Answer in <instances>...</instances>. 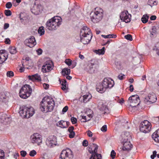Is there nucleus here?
<instances>
[{
  "mask_svg": "<svg viewBox=\"0 0 159 159\" xmlns=\"http://www.w3.org/2000/svg\"><path fill=\"white\" fill-rule=\"evenodd\" d=\"M54 106L55 102L53 99L50 97L46 96L40 102V109L42 111L47 113L52 111Z\"/></svg>",
  "mask_w": 159,
  "mask_h": 159,
  "instance_id": "obj_1",
  "label": "nucleus"
},
{
  "mask_svg": "<svg viewBox=\"0 0 159 159\" xmlns=\"http://www.w3.org/2000/svg\"><path fill=\"white\" fill-rule=\"evenodd\" d=\"M92 36L90 29L87 26H84L81 29L80 39H76L77 42H80L84 44H88L90 41Z\"/></svg>",
  "mask_w": 159,
  "mask_h": 159,
  "instance_id": "obj_2",
  "label": "nucleus"
},
{
  "mask_svg": "<svg viewBox=\"0 0 159 159\" xmlns=\"http://www.w3.org/2000/svg\"><path fill=\"white\" fill-rule=\"evenodd\" d=\"M114 84V81L111 79L104 78L102 83L97 84L96 89L97 91L100 93H104L106 89L112 87Z\"/></svg>",
  "mask_w": 159,
  "mask_h": 159,
  "instance_id": "obj_3",
  "label": "nucleus"
},
{
  "mask_svg": "<svg viewBox=\"0 0 159 159\" xmlns=\"http://www.w3.org/2000/svg\"><path fill=\"white\" fill-rule=\"evenodd\" d=\"M62 19L58 16H54L47 22L46 27L49 30H55L61 24Z\"/></svg>",
  "mask_w": 159,
  "mask_h": 159,
  "instance_id": "obj_4",
  "label": "nucleus"
},
{
  "mask_svg": "<svg viewBox=\"0 0 159 159\" xmlns=\"http://www.w3.org/2000/svg\"><path fill=\"white\" fill-rule=\"evenodd\" d=\"M92 21L94 23L98 22L103 16V10L99 7H96L90 14Z\"/></svg>",
  "mask_w": 159,
  "mask_h": 159,
  "instance_id": "obj_5",
  "label": "nucleus"
},
{
  "mask_svg": "<svg viewBox=\"0 0 159 159\" xmlns=\"http://www.w3.org/2000/svg\"><path fill=\"white\" fill-rule=\"evenodd\" d=\"M19 113L23 118H28L34 115V110L31 106H25L20 108Z\"/></svg>",
  "mask_w": 159,
  "mask_h": 159,
  "instance_id": "obj_6",
  "label": "nucleus"
},
{
  "mask_svg": "<svg viewBox=\"0 0 159 159\" xmlns=\"http://www.w3.org/2000/svg\"><path fill=\"white\" fill-rule=\"evenodd\" d=\"M32 92V89L28 84L24 85L21 88L20 92V96L22 98L26 99L29 97Z\"/></svg>",
  "mask_w": 159,
  "mask_h": 159,
  "instance_id": "obj_7",
  "label": "nucleus"
},
{
  "mask_svg": "<svg viewBox=\"0 0 159 159\" xmlns=\"http://www.w3.org/2000/svg\"><path fill=\"white\" fill-rule=\"evenodd\" d=\"M98 67V64L89 62L88 64H86L84 66L83 68L84 70L89 73H93L97 71Z\"/></svg>",
  "mask_w": 159,
  "mask_h": 159,
  "instance_id": "obj_8",
  "label": "nucleus"
},
{
  "mask_svg": "<svg viewBox=\"0 0 159 159\" xmlns=\"http://www.w3.org/2000/svg\"><path fill=\"white\" fill-rule=\"evenodd\" d=\"M73 154L72 151L69 148L63 150L61 152L60 159H72Z\"/></svg>",
  "mask_w": 159,
  "mask_h": 159,
  "instance_id": "obj_9",
  "label": "nucleus"
},
{
  "mask_svg": "<svg viewBox=\"0 0 159 159\" xmlns=\"http://www.w3.org/2000/svg\"><path fill=\"white\" fill-rule=\"evenodd\" d=\"M151 128V123L147 120H145L141 122L140 125V131L145 133L149 132Z\"/></svg>",
  "mask_w": 159,
  "mask_h": 159,
  "instance_id": "obj_10",
  "label": "nucleus"
},
{
  "mask_svg": "<svg viewBox=\"0 0 159 159\" xmlns=\"http://www.w3.org/2000/svg\"><path fill=\"white\" fill-rule=\"evenodd\" d=\"M41 0H35L34 5L31 8V12L34 14H38L42 10L43 7L41 4Z\"/></svg>",
  "mask_w": 159,
  "mask_h": 159,
  "instance_id": "obj_11",
  "label": "nucleus"
},
{
  "mask_svg": "<svg viewBox=\"0 0 159 159\" xmlns=\"http://www.w3.org/2000/svg\"><path fill=\"white\" fill-rule=\"evenodd\" d=\"M130 103V106L135 107L139 105L140 102V100L139 96L137 95H133L129 98Z\"/></svg>",
  "mask_w": 159,
  "mask_h": 159,
  "instance_id": "obj_12",
  "label": "nucleus"
},
{
  "mask_svg": "<svg viewBox=\"0 0 159 159\" xmlns=\"http://www.w3.org/2000/svg\"><path fill=\"white\" fill-rule=\"evenodd\" d=\"M157 98L155 94L153 93L149 94L144 99V102L148 104H150L155 102Z\"/></svg>",
  "mask_w": 159,
  "mask_h": 159,
  "instance_id": "obj_13",
  "label": "nucleus"
},
{
  "mask_svg": "<svg viewBox=\"0 0 159 159\" xmlns=\"http://www.w3.org/2000/svg\"><path fill=\"white\" fill-rule=\"evenodd\" d=\"M53 67V62L51 61L48 60L45 62L44 65L42 66V70L43 73H46L52 69Z\"/></svg>",
  "mask_w": 159,
  "mask_h": 159,
  "instance_id": "obj_14",
  "label": "nucleus"
},
{
  "mask_svg": "<svg viewBox=\"0 0 159 159\" xmlns=\"http://www.w3.org/2000/svg\"><path fill=\"white\" fill-rule=\"evenodd\" d=\"M31 140L33 143H36L39 145L42 142L41 136L37 133L34 134L31 136Z\"/></svg>",
  "mask_w": 159,
  "mask_h": 159,
  "instance_id": "obj_15",
  "label": "nucleus"
},
{
  "mask_svg": "<svg viewBox=\"0 0 159 159\" xmlns=\"http://www.w3.org/2000/svg\"><path fill=\"white\" fill-rule=\"evenodd\" d=\"M131 15L129 14L127 11H124L120 15V17L121 20L126 23L130 21Z\"/></svg>",
  "mask_w": 159,
  "mask_h": 159,
  "instance_id": "obj_16",
  "label": "nucleus"
},
{
  "mask_svg": "<svg viewBox=\"0 0 159 159\" xmlns=\"http://www.w3.org/2000/svg\"><path fill=\"white\" fill-rule=\"evenodd\" d=\"M25 45L30 48L33 47L36 44L34 37L31 36L29 38L26 39L24 41Z\"/></svg>",
  "mask_w": 159,
  "mask_h": 159,
  "instance_id": "obj_17",
  "label": "nucleus"
},
{
  "mask_svg": "<svg viewBox=\"0 0 159 159\" xmlns=\"http://www.w3.org/2000/svg\"><path fill=\"white\" fill-rule=\"evenodd\" d=\"M29 61L27 58L25 59H23L22 61V66L19 69L20 71L22 72L24 71V68L30 69L32 68V66L31 65H30L28 63Z\"/></svg>",
  "mask_w": 159,
  "mask_h": 159,
  "instance_id": "obj_18",
  "label": "nucleus"
},
{
  "mask_svg": "<svg viewBox=\"0 0 159 159\" xmlns=\"http://www.w3.org/2000/svg\"><path fill=\"white\" fill-rule=\"evenodd\" d=\"M47 145L49 147L56 145L57 140L56 137L54 136H51L48 138L46 141Z\"/></svg>",
  "mask_w": 159,
  "mask_h": 159,
  "instance_id": "obj_19",
  "label": "nucleus"
},
{
  "mask_svg": "<svg viewBox=\"0 0 159 159\" xmlns=\"http://www.w3.org/2000/svg\"><path fill=\"white\" fill-rule=\"evenodd\" d=\"M120 139L121 142L130 141L131 137L129 132H124L121 134Z\"/></svg>",
  "mask_w": 159,
  "mask_h": 159,
  "instance_id": "obj_20",
  "label": "nucleus"
},
{
  "mask_svg": "<svg viewBox=\"0 0 159 159\" xmlns=\"http://www.w3.org/2000/svg\"><path fill=\"white\" fill-rule=\"evenodd\" d=\"M89 151L91 154H96L97 152L98 146L94 143H90L89 147Z\"/></svg>",
  "mask_w": 159,
  "mask_h": 159,
  "instance_id": "obj_21",
  "label": "nucleus"
},
{
  "mask_svg": "<svg viewBox=\"0 0 159 159\" xmlns=\"http://www.w3.org/2000/svg\"><path fill=\"white\" fill-rule=\"evenodd\" d=\"M123 143V146L122 149L123 151H129L132 147V145L131 144L130 141L121 142Z\"/></svg>",
  "mask_w": 159,
  "mask_h": 159,
  "instance_id": "obj_22",
  "label": "nucleus"
},
{
  "mask_svg": "<svg viewBox=\"0 0 159 159\" xmlns=\"http://www.w3.org/2000/svg\"><path fill=\"white\" fill-rule=\"evenodd\" d=\"M8 55L4 50L0 51V63H3L7 59Z\"/></svg>",
  "mask_w": 159,
  "mask_h": 159,
  "instance_id": "obj_23",
  "label": "nucleus"
},
{
  "mask_svg": "<svg viewBox=\"0 0 159 159\" xmlns=\"http://www.w3.org/2000/svg\"><path fill=\"white\" fill-rule=\"evenodd\" d=\"M159 27L158 26H154L152 27L151 29L149 30L150 36L151 38L156 36L157 34V30Z\"/></svg>",
  "mask_w": 159,
  "mask_h": 159,
  "instance_id": "obj_24",
  "label": "nucleus"
},
{
  "mask_svg": "<svg viewBox=\"0 0 159 159\" xmlns=\"http://www.w3.org/2000/svg\"><path fill=\"white\" fill-rule=\"evenodd\" d=\"M28 78L33 81H37L38 82L41 80V78L40 76L38 74H35L32 75H29L28 76Z\"/></svg>",
  "mask_w": 159,
  "mask_h": 159,
  "instance_id": "obj_25",
  "label": "nucleus"
},
{
  "mask_svg": "<svg viewBox=\"0 0 159 159\" xmlns=\"http://www.w3.org/2000/svg\"><path fill=\"white\" fill-rule=\"evenodd\" d=\"M152 137L156 142L159 143V129L152 134Z\"/></svg>",
  "mask_w": 159,
  "mask_h": 159,
  "instance_id": "obj_26",
  "label": "nucleus"
},
{
  "mask_svg": "<svg viewBox=\"0 0 159 159\" xmlns=\"http://www.w3.org/2000/svg\"><path fill=\"white\" fill-rule=\"evenodd\" d=\"M91 98V96L89 94L84 95L83 97V102H87L88 101H89Z\"/></svg>",
  "mask_w": 159,
  "mask_h": 159,
  "instance_id": "obj_27",
  "label": "nucleus"
},
{
  "mask_svg": "<svg viewBox=\"0 0 159 159\" xmlns=\"http://www.w3.org/2000/svg\"><path fill=\"white\" fill-rule=\"evenodd\" d=\"M58 125L62 128H64L67 127V125L66 121L61 120L58 122Z\"/></svg>",
  "mask_w": 159,
  "mask_h": 159,
  "instance_id": "obj_28",
  "label": "nucleus"
},
{
  "mask_svg": "<svg viewBox=\"0 0 159 159\" xmlns=\"http://www.w3.org/2000/svg\"><path fill=\"white\" fill-rule=\"evenodd\" d=\"M101 155L98 154L97 152L96 154H92L90 159H101Z\"/></svg>",
  "mask_w": 159,
  "mask_h": 159,
  "instance_id": "obj_29",
  "label": "nucleus"
},
{
  "mask_svg": "<svg viewBox=\"0 0 159 159\" xmlns=\"http://www.w3.org/2000/svg\"><path fill=\"white\" fill-rule=\"evenodd\" d=\"M61 72L62 75H68L70 73V70L67 68H64L62 70Z\"/></svg>",
  "mask_w": 159,
  "mask_h": 159,
  "instance_id": "obj_30",
  "label": "nucleus"
},
{
  "mask_svg": "<svg viewBox=\"0 0 159 159\" xmlns=\"http://www.w3.org/2000/svg\"><path fill=\"white\" fill-rule=\"evenodd\" d=\"M62 85L61 89L63 90H65L66 88V81L65 80H63L61 82Z\"/></svg>",
  "mask_w": 159,
  "mask_h": 159,
  "instance_id": "obj_31",
  "label": "nucleus"
},
{
  "mask_svg": "<svg viewBox=\"0 0 159 159\" xmlns=\"http://www.w3.org/2000/svg\"><path fill=\"white\" fill-rule=\"evenodd\" d=\"M10 52L11 54H14L17 52L16 48L14 47H10L9 48Z\"/></svg>",
  "mask_w": 159,
  "mask_h": 159,
  "instance_id": "obj_32",
  "label": "nucleus"
},
{
  "mask_svg": "<svg viewBox=\"0 0 159 159\" xmlns=\"http://www.w3.org/2000/svg\"><path fill=\"white\" fill-rule=\"evenodd\" d=\"M148 4L151 7L154 5H156L157 4V2L156 0H148Z\"/></svg>",
  "mask_w": 159,
  "mask_h": 159,
  "instance_id": "obj_33",
  "label": "nucleus"
},
{
  "mask_svg": "<svg viewBox=\"0 0 159 159\" xmlns=\"http://www.w3.org/2000/svg\"><path fill=\"white\" fill-rule=\"evenodd\" d=\"M101 36L105 38H116V35L114 34H109L106 35H102Z\"/></svg>",
  "mask_w": 159,
  "mask_h": 159,
  "instance_id": "obj_34",
  "label": "nucleus"
},
{
  "mask_svg": "<svg viewBox=\"0 0 159 159\" xmlns=\"http://www.w3.org/2000/svg\"><path fill=\"white\" fill-rule=\"evenodd\" d=\"M86 114L87 115V116L88 117V118H91L93 116V111L90 109H88V111H86Z\"/></svg>",
  "mask_w": 159,
  "mask_h": 159,
  "instance_id": "obj_35",
  "label": "nucleus"
},
{
  "mask_svg": "<svg viewBox=\"0 0 159 159\" xmlns=\"http://www.w3.org/2000/svg\"><path fill=\"white\" fill-rule=\"evenodd\" d=\"M38 32L40 35H43L44 34V28L43 26L40 27L38 30Z\"/></svg>",
  "mask_w": 159,
  "mask_h": 159,
  "instance_id": "obj_36",
  "label": "nucleus"
},
{
  "mask_svg": "<svg viewBox=\"0 0 159 159\" xmlns=\"http://www.w3.org/2000/svg\"><path fill=\"white\" fill-rule=\"evenodd\" d=\"M148 16L147 15H143L141 18V20L142 22L143 23H147L148 21Z\"/></svg>",
  "mask_w": 159,
  "mask_h": 159,
  "instance_id": "obj_37",
  "label": "nucleus"
},
{
  "mask_svg": "<svg viewBox=\"0 0 159 159\" xmlns=\"http://www.w3.org/2000/svg\"><path fill=\"white\" fill-rule=\"evenodd\" d=\"M95 52L99 55L104 54L105 53V51L102 50L101 49L95 50Z\"/></svg>",
  "mask_w": 159,
  "mask_h": 159,
  "instance_id": "obj_38",
  "label": "nucleus"
},
{
  "mask_svg": "<svg viewBox=\"0 0 159 159\" xmlns=\"http://www.w3.org/2000/svg\"><path fill=\"white\" fill-rule=\"evenodd\" d=\"M99 108L101 110L103 111H106L108 110L107 106L103 104L102 105V107H101Z\"/></svg>",
  "mask_w": 159,
  "mask_h": 159,
  "instance_id": "obj_39",
  "label": "nucleus"
},
{
  "mask_svg": "<svg viewBox=\"0 0 159 159\" xmlns=\"http://www.w3.org/2000/svg\"><path fill=\"white\" fill-rule=\"evenodd\" d=\"M6 116H7V115L5 114H3L2 115V116L0 117V121L2 123L4 122Z\"/></svg>",
  "mask_w": 159,
  "mask_h": 159,
  "instance_id": "obj_40",
  "label": "nucleus"
},
{
  "mask_svg": "<svg viewBox=\"0 0 159 159\" xmlns=\"http://www.w3.org/2000/svg\"><path fill=\"white\" fill-rule=\"evenodd\" d=\"M5 14L7 16H9L11 15V12L10 10H7L4 11Z\"/></svg>",
  "mask_w": 159,
  "mask_h": 159,
  "instance_id": "obj_41",
  "label": "nucleus"
},
{
  "mask_svg": "<svg viewBox=\"0 0 159 159\" xmlns=\"http://www.w3.org/2000/svg\"><path fill=\"white\" fill-rule=\"evenodd\" d=\"M125 39L130 41H131L132 40V37L131 35L129 34L125 36Z\"/></svg>",
  "mask_w": 159,
  "mask_h": 159,
  "instance_id": "obj_42",
  "label": "nucleus"
},
{
  "mask_svg": "<svg viewBox=\"0 0 159 159\" xmlns=\"http://www.w3.org/2000/svg\"><path fill=\"white\" fill-rule=\"evenodd\" d=\"M4 120V122H3L2 123H4L5 125H6L10 123V119L9 117L6 116Z\"/></svg>",
  "mask_w": 159,
  "mask_h": 159,
  "instance_id": "obj_43",
  "label": "nucleus"
},
{
  "mask_svg": "<svg viewBox=\"0 0 159 159\" xmlns=\"http://www.w3.org/2000/svg\"><path fill=\"white\" fill-rule=\"evenodd\" d=\"M65 62L68 66H70L72 64L71 60L69 59H66Z\"/></svg>",
  "mask_w": 159,
  "mask_h": 159,
  "instance_id": "obj_44",
  "label": "nucleus"
},
{
  "mask_svg": "<svg viewBox=\"0 0 159 159\" xmlns=\"http://www.w3.org/2000/svg\"><path fill=\"white\" fill-rule=\"evenodd\" d=\"M36 152L34 150L30 151L29 153V155L31 157H34L36 154Z\"/></svg>",
  "mask_w": 159,
  "mask_h": 159,
  "instance_id": "obj_45",
  "label": "nucleus"
},
{
  "mask_svg": "<svg viewBox=\"0 0 159 159\" xmlns=\"http://www.w3.org/2000/svg\"><path fill=\"white\" fill-rule=\"evenodd\" d=\"M4 152L3 150L0 149V159H3Z\"/></svg>",
  "mask_w": 159,
  "mask_h": 159,
  "instance_id": "obj_46",
  "label": "nucleus"
},
{
  "mask_svg": "<svg viewBox=\"0 0 159 159\" xmlns=\"http://www.w3.org/2000/svg\"><path fill=\"white\" fill-rule=\"evenodd\" d=\"M70 120L73 124H75L77 122V119L73 117H71Z\"/></svg>",
  "mask_w": 159,
  "mask_h": 159,
  "instance_id": "obj_47",
  "label": "nucleus"
},
{
  "mask_svg": "<svg viewBox=\"0 0 159 159\" xmlns=\"http://www.w3.org/2000/svg\"><path fill=\"white\" fill-rule=\"evenodd\" d=\"M7 76L11 77L13 76L14 73L12 71H9L7 72Z\"/></svg>",
  "mask_w": 159,
  "mask_h": 159,
  "instance_id": "obj_48",
  "label": "nucleus"
},
{
  "mask_svg": "<svg viewBox=\"0 0 159 159\" xmlns=\"http://www.w3.org/2000/svg\"><path fill=\"white\" fill-rule=\"evenodd\" d=\"M157 54L159 56V42L157 43L155 46Z\"/></svg>",
  "mask_w": 159,
  "mask_h": 159,
  "instance_id": "obj_49",
  "label": "nucleus"
},
{
  "mask_svg": "<svg viewBox=\"0 0 159 159\" xmlns=\"http://www.w3.org/2000/svg\"><path fill=\"white\" fill-rule=\"evenodd\" d=\"M116 152L114 150H112L111 153V156L112 159L115 158L116 156Z\"/></svg>",
  "mask_w": 159,
  "mask_h": 159,
  "instance_id": "obj_50",
  "label": "nucleus"
},
{
  "mask_svg": "<svg viewBox=\"0 0 159 159\" xmlns=\"http://www.w3.org/2000/svg\"><path fill=\"white\" fill-rule=\"evenodd\" d=\"M101 130L103 132H105L107 130V126L106 125H104L101 129Z\"/></svg>",
  "mask_w": 159,
  "mask_h": 159,
  "instance_id": "obj_51",
  "label": "nucleus"
},
{
  "mask_svg": "<svg viewBox=\"0 0 159 159\" xmlns=\"http://www.w3.org/2000/svg\"><path fill=\"white\" fill-rule=\"evenodd\" d=\"M12 6V4L11 2H7L6 5V7L8 9L10 8Z\"/></svg>",
  "mask_w": 159,
  "mask_h": 159,
  "instance_id": "obj_52",
  "label": "nucleus"
},
{
  "mask_svg": "<svg viewBox=\"0 0 159 159\" xmlns=\"http://www.w3.org/2000/svg\"><path fill=\"white\" fill-rule=\"evenodd\" d=\"M157 152L156 151H154L153 152L152 155L151 156V158L152 159H154L155 157L157 155Z\"/></svg>",
  "mask_w": 159,
  "mask_h": 159,
  "instance_id": "obj_53",
  "label": "nucleus"
},
{
  "mask_svg": "<svg viewBox=\"0 0 159 159\" xmlns=\"http://www.w3.org/2000/svg\"><path fill=\"white\" fill-rule=\"evenodd\" d=\"M75 133L74 131L70 133L69 134V137L70 138H73L75 136Z\"/></svg>",
  "mask_w": 159,
  "mask_h": 159,
  "instance_id": "obj_54",
  "label": "nucleus"
},
{
  "mask_svg": "<svg viewBox=\"0 0 159 159\" xmlns=\"http://www.w3.org/2000/svg\"><path fill=\"white\" fill-rule=\"evenodd\" d=\"M27 154L26 151H20V155L23 157H25Z\"/></svg>",
  "mask_w": 159,
  "mask_h": 159,
  "instance_id": "obj_55",
  "label": "nucleus"
},
{
  "mask_svg": "<svg viewBox=\"0 0 159 159\" xmlns=\"http://www.w3.org/2000/svg\"><path fill=\"white\" fill-rule=\"evenodd\" d=\"M88 142L86 140H84L83 142V145L84 146L86 147L88 145Z\"/></svg>",
  "mask_w": 159,
  "mask_h": 159,
  "instance_id": "obj_56",
  "label": "nucleus"
},
{
  "mask_svg": "<svg viewBox=\"0 0 159 159\" xmlns=\"http://www.w3.org/2000/svg\"><path fill=\"white\" fill-rule=\"evenodd\" d=\"M125 76V75L122 74H120L118 75V78L119 80H122L123 79Z\"/></svg>",
  "mask_w": 159,
  "mask_h": 159,
  "instance_id": "obj_57",
  "label": "nucleus"
},
{
  "mask_svg": "<svg viewBox=\"0 0 159 159\" xmlns=\"http://www.w3.org/2000/svg\"><path fill=\"white\" fill-rule=\"evenodd\" d=\"M74 129V127L73 126H70L69 128L68 129V131L69 133L71 132H73V130Z\"/></svg>",
  "mask_w": 159,
  "mask_h": 159,
  "instance_id": "obj_58",
  "label": "nucleus"
},
{
  "mask_svg": "<svg viewBox=\"0 0 159 159\" xmlns=\"http://www.w3.org/2000/svg\"><path fill=\"white\" fill-rule=\"evenodd\" d=\"M87 135L89 137H92L93 136L92 133L89 130L87 131Z\"/></svg>",
  "mask_w": 159,
  "mask_h": 159,
  "instance_id": "obj_59",
  "label": "nucleus"
},
{
  "mask_svg": "<svg viewBox=\"0 0 159 159\" xmlns=\"http://www.w3.org/2000/svg\"><path fill=\"white\" fill-rule=\"evenodd\" d=\"M4 42L5 43L7 44H10L11 42V40L7 38L5 39Z\"/></svg>",
  "mask_w": 159,
  "mask_h": 159,
  "instance_id": "obj_60",
  "label": "nucleus"
},
{
  "mask_svg": "<svg viewBox=\"0 0 159 159\" xmlns=\"http://www.w3.org/2000/svg\"><path fill=\"white\" fill-rule=\"evenodd\" d=\"M43 86L44 89H47L48 88L49 85L48 84L44 83L43 84Z\"/></svg>",
  "mask_w": 159,
  "mask_h": 159,
  "instance_id": "obj_61",
  "label": "nucleus"
},
{
  "mask_svg": "<svg viewBox=\"0 0 159 159\" xmlns=\"http://www.w3.org/2000/svg\"><path fill=\"white\" fill-rule=\"evenodd\" d=\"M68 110V107L67 106H65L63 109L62 111L63 112H66Z\"/></svg>",
  "mask_w": 159,
  "mask_h": 159,
  "instance_id": "obj_62",
  "label": "nucleus"
},
{
  "mask_svg": "<svg viewBox=\"0 0 159 159\" xmlns=\"http://www.w3.org/2000/svg\"><path fill=\"white\" fill-rule=\"evenodd\" d=\"M90 120V118H88L87 119H84V118H82L81 119H80V121L81 122H85L87 121H89Z\"/></svg>",
  "mask_w": 159,
  "mask_h": 159,
  "instance_id": "obj_63",
  "label": "nucleus"
},
{
  "mask_svg": "<svg viewBox=\"0 0 159 159\" xmlns=\"http://www.w3.org/2000/svg\"><path fill=\"white\" fill-rule=\"evenodd\" d=\"M37 52L38 54L40 55L42 53V50L41 49L39 48L37 50Z\"/></svg>",
  "mask_w": 159,
  "mask_h": 159,
  "instance_id": "obj_64",
  "label": "nucleus"
}]
</instances>
